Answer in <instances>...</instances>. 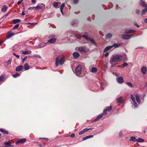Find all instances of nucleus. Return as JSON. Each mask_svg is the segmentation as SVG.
Returning <instances> with one entry per match:
<instances>
[{
    "label": "nucleus",
    "instance_id": "nucleus-28",
    "mask_svg": "<svg viewBox=\"0 0 147 147\" xmlns=\"http://www.w3.org/2000/svg\"><path fill=\"white\" fill-rule=\"evenodd\" d=\"M97 71V69L96 68L94 67H92L91 69V71L93 73H95Z\"/></svg>",
    "mask_w": 147,
    "mask_h": 147
},
{
    "label": "nucleus",
    "instance_id": "nucleus-37",
    "mask_svg": "<svg viewBox=\"0 0 147 147\" xmlns=\"http://www.w3.org/2000/svg\"><path fill=\"white\" fill-rule=\"evenodd\" d=\"M137 141L138 142H144V140L141 138H139L137 139Z\"/></svg>",
    "mask_w": 147,
    "mask_h": 147
},
{
    "label": "nucleus",
    "instance_id": "nucleus-3",
    "mask_svg": "<svg viewBox=\"0 0 147 147\" xmlns=\"http://www.w3.org/2000/svg\"><path fill=\"white\" fill-rule=\"evenodd\" d=\"M55 36V35L53 34L49 36V38H51L47 41L48 43L51 44L55 42L56 41V39L55 38L53 37Z\"/></svg>",
    "mask_w": 147,
    "mask_h": 147
},
{
    "label": "nucleus",
    "instance_id": "nucleus-53",
    "mask_svg": "<svg viewBox=\"0 0 147 147\" xmlns=\"http://www.w3.org/2000/svg\"><path fill=\"white\" fill-rule=\"evenodd\" d=\"M84 133L88 131V128H85L83 130Z\"/></svg>",
    "mask_w": 147,
    "mask_h": 147
},
{
    "label": "nucleus",
    "instance_id": "nucleus-62",
    "mask_svg": "<svg viewBox=\"0 0 147 147\" xmlns=\"http://www.w3.org/2000/svg\"><path fill=\"white\" fill-rule=\"evenodd\" d=\"M31 2L33 3H34L36 2V1L35 0H31Z\"/></svg>",
    "mask_w": 147,
    "mask_h": 147
},
{
    "label": "nucleus",
    "instance_id": "nucleus-2",
    "mask_svg": "<svg viewBox=\"0 0 147 147\" xmlns=\"http://www.w3.org/2000/svg\"><path fill=\"white\" fill-rule=\"evenodd\" d=\"M65 60V58L64 56L61 57L60 59L59 57L57 58L55 64H63Z\"/></svg>",
    "mask_w": 147,
    "mask_h": 147
},
{
    "label": "nucleus",
    "instance_id": "nucleus-12",
    "mask_svg": "<svg viewBox=\"0 0 147 147\" xmlns=\"http://www.w3.org/2000/svg\"><path fill=\"white\" fill-rule=\"evenodd\" d=\"M139 3L140 5L144 7H147V5L142 0H140L139 2Z\"/></svg>",
    "mask_w": 147,
    "mask_h": 147
},
{
    "label": "nucleus",
    "instance_id": "nucleus-48",
    "mask_svg": "<svg viewBox=\"0 0 147 147\" xmlns=\"http://www.w3.org/2000/svg\"><path fill=\"white\" fill-rule=\"evenodd\" d=\"M11 60L9 59L7 61L6 63L7 64H10L11 63Z\"/></svg>",
    "mask_w": 147,
    "mask_h": 147
},
{
    "label": "nucleus",
    "instance_id": "nucleus-50",
    "mask_svg": "<svg viewBox=\"0 0 147 147\" xmlns=\"http://www.w3.org/2000/svg\"><path fill=\"white\" fill-rule=\"evenodd\" d=\"M124 66H123V67H124L127 66V65H123ZM116 67H120V68H122V67H123V66H120L119 65H117Z\"/></svg>",
    "mask_w": 147,
    "mask_h": 147
},
{
    "label": "nucleus",
    "instance_id": "nucleus-54",
    "mask_svg": "<svg viewBox=\"0 0 147 147\" xmlns=\"http://www.w3.org/2000/svg\"><path fill=\"white\" fill-rule=\"evenodd\" d=\"M78 0H73V2L74 3H77L78 2Z\"/></svg>",
    "mask_w": 147,
    "mask_h": 147
},
{
    "label": "nucleus",
    "instance_id": "nucleus-25",
    "mask_svg": "<svg viewBox=\"0 0 147 147\" xmlns=\"http://www.w3.org/2000/svg\"><path fill=\"white\" fill-rule=\"evenodd\" d=\"M4 144L5 145L6 147H9V146H12L11 145L10 142L9 141L7 142H5L4 143Z\"/></svg>",
    "mask_w": 147,
    "mask_h": 147
},
{
    "label": "nucleus",
    "instance_id": "nucleus-29",
    "mask_svg": "<svg viewBox=\"0 0 147 147\" xmlns=\"http://www.w3.org/2000/svg\"><path fill=\"white\" fill-rule=\"evenodd\" d=\"M65 5V4L64 3H63L62 5H61V7H60V11L61 12V13L63 15V10L64 7Z\"/></svg>",
    "mask_w": 147,
    "mask_h": 147
},
{
    "label": "nucleus",
    "instance_id": "nucleus-61",
    "mask_svg": "<svg viewBox=\"0 0 147 147\" xmlns=\"http://www.w3.org/2000/svg\"><path fill=\"white\" fill-rule=\"evenodd\" d=\"M144 22L146 23H147V18L145 19V20H144Z\"/></svg>",
    "mask_w": 147,
    "mask_h": 147
},
{
    "label": "nucleus",
    "instance_id": "nucleus-31",
    "mask_svg": "<svg viewBox=\"0 0 147 147\" xmlns=\"http://www.w3.org/2000/svg\"><path fill=\"white\" fill-rule=\"evenodd\" d=\"M0 131L3 132L4 133L8 134V132L7 131H6L5 129H0Z\"/></svg>",
    "mask_w": 147,
    "mask_h": 147
},
{
    "label": "nucleus",
    "instance_id": "nucleus-1",
    "mask_svg": "<svg viewBox=\"0 0 147 147\" xmlns=\"http://www.w3.org/2000/svg\"><path fill=\"white\" fill-rule=\"evenodd\" d=\"M124 58V60L126 61L127 60V56L125 54H124L122 56L121 55H117L114 56L110 60V62H115L121 60Z\"/></svg>",
    "mask_w": 147,
    "mask_h": 147
},
{
    "label": "nucleus",
    "instance_id": "nucleus-18",
    "mask_svg": "<svg viewBox=\"0 0 147 147\" xmlns=\"http://www.w3.org/2000/svg\"><path fill=\"white\" fill-rule=\"evenodd\" d=\"M78 50L81 52L83 53H85L86 51L85 50V48L84 47H80L78 48Z\"/></svg>",
    "mask_w": 147,
    "mask_h": 147
},
{
    "label": "nucleus",
    "instance_id": "nucleus-16",
    "mask_svg": "<svg viewBox=\"0 0 147 147\" xmlns=\"http://www.w3.org/2000/svg\"><path fill=\"white\" fill-rule=\"evenodd\" d=\"M73 55L74 58L76 59L78 57L80 56L79 53L76 52H74L73 53Z\"/></svg>",
    "mask_w": 147,
    "mask_h": 147
},
{
    "label": "nucleus",
    "instance_id": "nucleus-46",
    "mask_svg": "<svg viewBox=\"0 0 147 147\" xmlns=\"http://www.w3.org/2000/svg\"><path fill=\"white\" fill-rule=\"evenodd\" d=\"M136 13L137 14H138L140 13V11L139 9H136Z\"/></svg>",
    "mask_w": 147,
    "mask_h": 147
},
{
    "label": "nucleus",
    "instance_id": "nucleus-57",
    "mask_svg": "<svg viewBox=\"0 0 147 147\" xmlns=\"http://www.w3.org/2000/svg\"><path fill=\"white\" fill-rule=\"evenodd\" d=\"M23 0H22L21 1H18L17 2V4L18 5L20 4L23 1Z\"/></svg>",
    "mask_w": 147,
    "mask_h": 147
},
{
    "label": "nucleus",
    "instance_id": "nucleus-8",
    "mask_svg": "<svg viewBox=\"0 0 147 147\" xmlns=\"http://www.w3.org/2000/svg\"><path fill=\"white\" fill-rule=\"evenodd\" d=\"M26 141V139L24 138L21 139L20 140H19L17 141L16 143V145H18L20 143H22L24 142H25Z\"/></svg>",
    "mask_w": 147,
    "mask_h": 147
},
{
    "label": "nucleus",
    "instance_id": "nucleus-11",
    "mask_svg": "<svg viewBox=\"0 0 147 147\" xmlns=\"http://www.w3.org/2000/svg\"><path fill=\"white\" fill-rule=\"evenodd\" d=\"M136 99L137 101L138 102V103H140V95L138 94H136Z\"/></svg>",
    "mask_w": 147,
    "mask_h": 147
},
{
    "label": "nucleus",
    "instance_id": "nucleus-55",
    "mask_svg": "<svg viewBox=\"0 0 147 147\" xmlns=\"http://www.w3.org/2000/svg\"><path fill=\"white\" fill-rule=\"evenodd\" d=\"M109 55V53L108 52H107L105 54V57H107Z\"/></svg>",
    "mask_w": 147,
    "mask_h": 147
},
{
    "label": "nucleus",
    "instance_id": "nucleus-33",
    "mask_svg": "<svg viewBox=\"0 0 147 147\" xmlns=\"http://www.w3.org/2000/svg\"><path fill=\"white\" fill-rule=\"evenodd\" d=\"M59 3L56 2H54V3L53 4V6L55 8L57 7L59 5Z\"/></svg>",
    "mask_w": 147,
    "mask_h": 147
},
{
    "label": "nucleus",
    "instance_id": "nucleus-56",
    "mask_svg": "<svg viewBox=\"0 0 147 147\" xmlns=\"http://www.w3.org/2000/svg\"><path fill=\"white\" fill-rule=\"evenodd\" d=\"M84 133L82 130V131H81L80 132H79V135H81Z\"/></svg>",
    "mask_w": 147,
    "mask_h": 147
},
{
    "label": "nucleus",
    "instance_id": "nucleus-10",
    "mask_svg": "<svg viewBox=\"0 0 147 147\" xmlns=\"http://www.w3.org/2000/svg\"><path fill=\"white\" fill-rule=\"evenodd\" d=\"M117 82L119 84L122 83L123 82V78L121 76L117 78Z\"/></svg>",
    "mask_w": 147,
    "mask_h": 147
},
{
    "label": "nucleus",
    "instance_id": "nucleus-15",
    "mask_svg": "<svg viewBox=\"0 0 147 147\" xmlns=\"http://www.w3.org/2000/svg\"><path fill=\"white\" fill-rule=\"evenodd\" d=\"M31 53V51L30 50H26L23 51L22 54L24 55L30 54Z\"/></svg>",
    "mask_w": 147,
    "mask_h": 147
},
{
    "label": "nucleus",
    "instance_id": "nucleus-44",
    "mask_svg": "<svg viewBox=\"0 0 147 147\" xmlns=\"http://www.w3.org/2000/svg\"><path fill=\"white\" fill-rule=\"evenodd\" d=\"M88 138H89V137L88 136H87L85 137H84L82 139V140H83L84 141Z\"/></svg>",
    "mask_w": 147,
    "mask_h": 147
},
{
    "label": "nucleus",
    "instance_id": "nucleus-13",
    "mask_svg": "<svg viewBox=\"0 0 147 147\" xmlns=\"http://www.w3.org/2000/svg\"><path fill=\"white\" fill-rule=\"evenodd\" d=\"M147 71V69L146 67H143L141 69L142 72L144 74H146Z\"/></svg>",
    "mask_w": 147,
    "mask_h": 147
},
{
    "label": "nucleus",
    "instance_id": "nucleus-5",
    "mask_svg": "<svg viewBox=\"0 0 147 147\" xmlns=\"http://www.w3.org/2000/svg\"><path fill=\"white\" fill-rule=\"evenodd\" d=\"M81 65H79L76 68V72L77 75L80 74L81 72Z\"/></svg>",
    "mask_w": 147,
    "mask_h": 147
},
{
    "label": "nucleus",
    "instance_id": "nucleus-52",
    "mask_svg": "<svg viewBox=\"0 0 147 147\" xmlns=\"http://www.w3.org/2000/svg\"><path fill=\"white\" fill-rule=\"evenodd\" d=\"M134 25L137 28H139L140 27L139 25H138L136 22H135L134 23Z\"/></svg>",
    "mask_w": 147,
    "mask_h": 147
},
{
    "label": "nucleus",
    "instance_id": "nucleus-64",
    "mask_svg": "<svg viewBox=\"0 0 147 147\" xmlns=\"http://www.w3.org/2000/svg\"><path fill=\"white\" fill-rule=\"evenodd\" d=\"M3 43V42L2 41H0V45Z\"/></svg>",
    "mask_w": 147,
    "mask_h": 147
},
{
    "label": "nucleus",
    "instance_id": "nucleus-60",
    "mask_svg": "<svg viewBox=\"0 0 147 147\" xmlns=\"http://www.w3.org/2000/svg\"><path fill=\"white\" fill-rule=\"evenodd\" d=\"M122 131H120L119 132V136L121 137L122 136Z\"/></svg>",
    "mask_w": 147,
    "mask_h": 147
},
{
    "label": "nucleus",
    "instance_id": "nucleus-41",
    "mask_svg": "<svg viewBox=\"0 0 147 147\" xmlns=\"http://www.w3.org/2000/svg\"><path fill=\"white\" fill-rule=\"evenodd\" d=\"M33 57H38L39 58H41V57L39 55H33Z\"/></svg>",
    "mask_w": 147,
    "mask_h": 147
},
{
    "label": "nucleus",
    "instance_id": "nucleus-27",
    "mask_svg": "<svg viewBox=\"0 0 147 147\" xmlns=\"http://www.w3.org/2000/svg\"><path fill=\"white\" fill-rule=\"evenodd\" d=\"M7 9V7L5 5H4L1 9V11L3 12H5L6 11Z\"/></svg>",
    "mask_w": 147,
    "mask_h": 147
},
{
    "label": "nucleus",
    "instance_id": "nucleus-45",
    "mask_svg": "<svg viewBox=\"0 0 147 147\" xmlns=\"http://www.w3.org/2000/svg\"><path fill=\"white\" fill-rule=\"evenodd\" d=\"M77 22L76 21V20H75V21H74L73 22H72V25H75L76 24H77Z\"/></svg>",
    "mask_w": 147,
    "mask_h": 147
},
{
    "label": "nucleus",
    "instance_id": "nucleus-22",
    "mask_svg": "<svg viewBox=\"0 0 147 147\" xmlns=\"http://www.w3.org/2000/svg\"><path fill=\"white\" fill-rule=\"evenodd\" d=\"M121 44L115 43L113 44V45L111 46H112V48L114 47V48H116L119 47L121 45Z\"/></svg>",
    "mask_w": 147,
    "mask_h": 147
},
{
    "label": "nucleus",
    "instance_id": "nucleus-63",
    "mask_svg": "<svg viewBox=\"0 0 147 147\" xmlns=\"http://www.w3.org/2000/svg\"><path fill=\"white\" fill-rule=\"evenodd\" d=\"M22 14L23 16H24L25 15V13L23 11L22 12Z\"/></svg>",
    "mask_w": 147,
    "mask_h": 147
},
{
    "label": "nucleus",
    "instance_id": "nucleus-35",
    "mask_svg": "<svg viewBox=\"0 0 147 147\" xmlns=\"http://www.w3.org/2000/svg\"><path fill=\"white\" fill-rule=\"evenodd\" d=\"M126 84L127 85L129 86L130 87L132 88L133 87V86L130 82H127L126 83Z\"/></svg>",
    "mask_w": 147,
    "mask_h": 147
},
{
    "label": "nucleus",
    "instance_id": "nucleus-32",
    "mask_svg": "<svg viewBox=\"0 0 147 147\" xmlns=\"http://www.w3.org/2000/svg\"><path fill=\"white\" fill-rule=\"evenodd\" d=\"M130 141H133L134 142L137 141V140L136 138L134 136L131 137L130 139Z\"/></svg>",
    "mask_w": 147,
    "mask_h": 147
},
{
    "label": "nucleus",
    "instance_id": "nucleus-42",
    "mask_svg": "<svg viewBox=\"0 0 147 147\" xmlns=\"http://www.w3.org/2000/svg\"><path fill=\"white\" fill-rule=\"evenodd\" d=\"M38 22H35V23H29L27 24L28 25H36L38 24Z\"/></svg>",
    "mask_w": 147,
    "mask_h": 147
},
{
    "label": "nucleus",
    "instance_id": "nucleus-47",
    "mask_svg": "<svg viewBox=\"0 0 147 147\" xmlns=\"http://www.w3.org/2000/svg\"><path fill=\"white\" fill-rule=\"evenodd\" d=\"M134 102V106L135 108L138 106V105L137 103L135 101V102Z\"/></svg>",
    "mask_w": 147,
    "mask_h": 147
},
{
    "label": "nucleus",
    "instance_id": "nucleus-30",
    "mask_svg": "<svg viewBox=\"0 0 147 147\" xmlns=\"http://www.w3.org/2000/svg\"><path fill=\"white\" fill-rule=\"evenodd\" d=\"M21 21V20L19 19H14L13 20V23L14 24H16Z\"/></svg>",
    "mask_w": 147,
    "mask_h": 147
},
{
    "label": "nucleus",
    "instance_id": "nucleus-17",
    "mask_svg": "<svg viewBox=\"0 0 147 147\" xmlns=\"http://www.w3.org/2000/svg\"><path fill=\"white\" fill-rule=\"evenodd\" d=\"M112 36V35L111 34L108 33L106 35L105 38L107 39H110Z\"/></svg>",
    "mask_w": 147,
    "mask_h": 147
},
{
    "label": "nucleus",
    "instance_id": "nucleus-39",
    "mask_svg": "<svg viewBox=\"0 0 147 147\" xmlns=\"http://www.w3.org/2000/svg\"><path fill=\"white\" fill-rule=\"evenodd\" d=\"M19 26V24H16L14 27L13 28V30H15V29H17Z\"/></svg>",
    "mask_w": 147,
    "mask_h": 147
},
{
    "label": "nucleus",
    "instance_id": "nucleus-14",
    "mask_svg": "<svg viewBox=\"0 0 147 147\" xmlns=\"http://www.w3.org/2000/svg\"><path fill=\"white\" fill-rule=\"evenodd\" d=\"M15 33H8L6 37L7 39H9L10 37L13 36L15 35Z\"/></svg>",
    "mask_w": 147,
    "mask_h": 147
},
{
    "label": "nucleus",
    "instance_id": "nucleus-7",
    "mask_svg": "<svg viewBox=\"0 0 147 147\" xmlns=\"http://www.w3.org/2000/svg\"><path fill=\"white\" fill-rule=\"evenodd\" d=\"M132 36V35H130L128 34H123L121 36L125 40H127L130 39Z\"/></svg>",
    "mask_w": 147,
    "mask_h": 147
},
{
    "label": "nucleus",
    "instance_id": "nucleus-20",
    "mask_svg": "<svg viewBox=\"0 0 147 147\" xmlns=\"http://www.w3.org/2000/svg\"><path fill=\"white\" fill-rule=\"evenodd\" d=\"M103 114L102 113L98 115L97 116V117L95 119L94 121H97L99 120L103 116Z\"/></svg>",
    "mask_w": 147,
    "mask_h": 147
},
{
    "label": "nucleus",
    "instance_id": "nucleus-43",
    "mask_svg": "<svg viewBox=\"0 0 147 147\" xmlns=\"http://www.w3.org/2000/svg\"><path fill=\"white\" fill-rule=\"evenodd\" d=\"M4 78V76H3L1 75L0 76V82L3 81Z\"/></svg>",
    "mask_w": 147,
    "mask_h": 147
},
{
    "label": "nucleus",
    "instance_id": "nucleus-49",
    "mask_svg": "<svg viewBox=\"0 0 147 147\" xmlns=\"http://www.w3.org/2000/svg\"><path fill=\"white\" fill-rule=\"evenodd\" d=\"M13 55L16 56L17 58H19V56L18 55H16L15 53H13Z\"/></svg>",
    "mask_w": 147,
    "mask_h": 147
},
{
    "label": "nucleus",
    "instance_id": "nucleus-34",
    "mask_svg": "<svg viewBox=\"0 0 147 147\" xmlns=\"http://www.w3.org/2000/svg\"><path fill=\"white\" fill-rule=\"evenodd\" d=\"M20 74L18 73H16V74L13 75L12 76L14 78H16L19 76Z\"/></svg>",
    "mask_w": 147,
    "mask_h": 147
},
{
    "label": "nucleus",
    "instance_id": "nucleus-21",
    "mask_svg": "<svg viewBox=\"0 0 147 147\" xmlns=\"http://www.w3.org/2000/svg\"><path fill=\"white\" fill-rule=\"evenodd\" d=\"M135 32V30L132 29L126 30L125 31V33H134Z\"/></svg>",
    "mask_w": 147,
    "mask_h": 147
},
{
    "label": "nucleus",
    "instance_id": "nucleus-38",
    "mask_svg": "<svg viewBox=\"0 0 147 147\" xmlns=\"http://www.w3.org/2000/svg\"><path fill=\"white\" fill-rule=\"evenodd\" d=\"M122 97L120 96L117 99V100L118 102L121 103L122 102Z\"/></svg>",
    "mask_w": 147,
    "mask_h": 147
},
{
    "label": "nucleus",
    "instance_id": "nucleus-36",
    "mask_svg": "<svg viewBox=\"0 0 147 147\" xmlns=\"http://www.w3.org/2000/svg\"><path fill=\"white\" fill-rule=\"evenodd\" d=\"M130 98L131 99L133 102H135L136 101L135 98L134 97L132 94H131Z\"/></svg>",
    "mask_w": 147,
    "mask_h": 147
},
{
    "label": "nucleus",
    "instance_id": "nucleus-26",
    "mask_svg": "<svg viewBox=\"0 0 147 147\" xmlns=\"http://www.w3.org/2000/svg\"><path fill=\"white\" fill-rule=\"evenodd\" d=\"M146 12H147V7L143 9L141 13V15L143 16Z\"/></svg>",
    "mask_w": 147,
    "mask_h": 147
},
{
    "label": "nucleus",
    "instance_id": "nucleus-59",
    "mask_svg": "<svg viewBox=\"0 0 147 147\" xmlns=\"http://www.w3.org/2000/svg\"><path fill=\"white\" fill-rule=\"evenodd\" d=\"M75 136V134H72L70 136V137L72 138H74Z\"/></svg>",
    "mask_w": 147,
    "mask_h": 147
},
{
    "label": "nucleus",
    "instance_id": "nucleus-51",
    "mask_svg": "<svg viewBox=\"0 0 147 147\" xmlns=\"http://www.w3.org/2000/svg\"><path fill=\"white\" fill-rule=\"evenodd\" d=\"M35 7H29L28 8V9L31 10L34 9V8H35Z\"/></svg>",
    "mask_w": 147,
    "mask_h": 147
},
{
    "label": "nucleus",
    "instance_id": "nucleus-58",
    "mask_svg": "<svg viewBox=\"0 0 147 147\" xmlns=\"http://www.w3.org/2000/svg\"><path fill=\"white\" fill-rule=\"evenodd\" d=\"M27 58V57H25L24 58H22V61L23 62H24V61Z\"/></svg>",
    "mask_w": 147,
    "mask_h": 147
},
{
    "label": "nucleus",
    "instance_id": "nucleus-6",
    "mask_svg": "<svg viewBox=\"0 0 147 147\" xmlns=\"http://www.w3.org/2000/svg\"><path fill=\"white\" fill-rule=\"evenodd\" d=\"M45 5L43 3L39 4L37 5L35 7V9H44L45 8Z\"/></svg>",
    "mask_w": 147,
    "mask_h": 147
},
{
    "label": "nucleus",
    "instance_id": "nucleus-4",
    "mask_svg": "<svg viewBox=\"0 0 147 147\" xmlns=\"http://www.w3.org/2000/svg\"><path fill=\"white\" fill-rule=\"evenodd\" d=\"M83 36L84 38L87 41H90L92 43L95 45L96 43L94 40L91 38H90L88 36L87 34H85L83 35Z\"/></svg>",
    "mask_w": 147,
    "mask_h": 147
},
{
    "label": "nucleus",
    "instance_id": "nucleus-40",
    "mask_svg": "<svg viewBox=\"0 0 147 147\" xmlns=\"http://www.w3.org/2000/svg\"><path fill=\"white\" fill-rule=\"evenodd\" d=\"M25 69L26 70L29 68V65H25Z\"/></svg>",
    "mask_w": 147,
    "mask_h": 147
},
{
    "label": "nucleus",
    "instance_id": "nucleus-9",
    "mask_svg": "<svg viewBox=\"0 0 147 147\" xmlns=\"http://www.w3.org/2000/svg\"><path fill=\"white\" fill-rule=\"evenodd\" d=\"M112 109V107L111 106L108 107L106 109L104 110L103 112V114H106L107 111H109Z\"/></svg>",
    "mask_w": 147,
    "mask_h": 147
},
{
    "label": "nucleus",
    "instance_id": "nucleus-24",
    "mask_svg": "<svg viewBox=\"0 0 147 147\" xmlns=\"http://www.w3.org/2000/svg\"><path fill=\"white\" fill-rule=\"evenodd\" d=\"M46 43H42L40 44L38 46L37 48H42L44 47L46 45Z\"/></svg>",
    "mask_w": 147,
    "mask_h": 147
},
{
    "label": "nucleus",
    "instance_id": "nucleus-23",
    "mask_svg": "<svg viewBox=\"0 0 147 147\" xmlns=\"http://www.w3.org/2000/svg\"><path fill=\"white\" fill-rule=\"evenodd\" d=\"M112 48V46H108L106 47L104 49V52H106Z\"/></svg>",
    "mask_w": 147,
    "mask_h": 147
},
{
    "label": "nucleus",
    "instance_id": "nucleus-19",
    "mask_svg": "<svg viewBox=\"0 0 147 147\" xmlns=\"http://www.w3.org/2000/svg\"><path fill=\"white\" fill-rule=\"evenodd\" d=\"M23 69V66L21 65H20L16 68V70L17 71H19L22 70Z\"/></svg>",
    "mask_w": 147,
    "mask_h": 147
}]
</instances>
